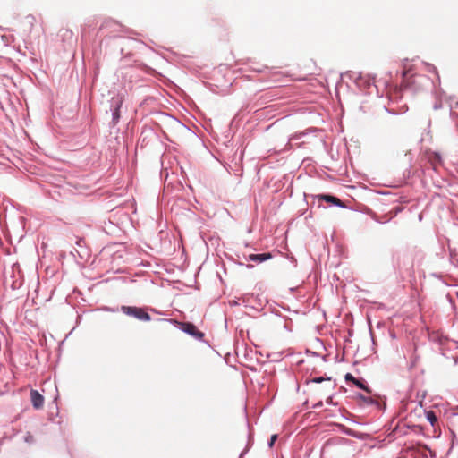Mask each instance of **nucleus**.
Returning a JSON list of instances; mask_svg holds the SVG:
<instances>
[{"label": "nucleus", "instance_id": "nucleus-12", "mask_svg": "<svg viewBox=\"0 0 458 458\" xmlns=\"http://www.w3.org/2000/svg\"><path fill=\"white\" fill-rule=\"evenodd\" d=\"M323 381V378L322 377H316L313 379V382H316V383H320Z\"/></svg>", "mask_w": 458, "mask_h": 458}, {"label": "nucleus", "instance_id": "nucleus-4", "mask_svg": "<svg viewBox=\"0 0 458 458\" xmlns=\"http://www.w3.org/2000/svg\"><path fill=\"white\" fill-rule=\"evenodd\" d=\"M30 401L35 409H40L44 405V398L38 391L32 389L30 391Z\"/></svg>", "mask_w": 458, "mask_h": 458}, {"label": "nucleus", "instance_id": "nucleus-7", "mask_svg": "<svg viewBox=\"0 0 458 458\" xmlns=\"http://www.w3.org/2000/svg\"><path fill=\"white\" fill-rule=\"evenodd\" d=\"M354 385H355L357 387H359V388H360V389L364 390L366 393H368V394H371V389H370V388L366 385V383H365V380H364V379H362V378L358 379V378H357V379H356V381L354 382Z\"/></svg>", "mask_w": 458, "mask_h": 458}, {"label": "nucleus", "instance_id": "nucleus-6", "mask_svg": "<svg viewBox=\"0 0 458 458\" xmlns=\"http://www.w3.org/2000/svg\"><path fill=\"white\" fill-rule=\"evenodd\" d=\"M271 258L272 255L270 253L250 254L249 256L250 260L259 263L270 259Z\"/></svg>", "mask_w": 458, "mask_h": 458}, {"label": "nucleus", "instance_id": "nucleus-2", "mask_svg": "<svg viewBox=\"0 0 458 458\" xmlns=\"http://www.w3.org/2000/svg\"><path fill=\"white\" fill-rule=\"evenodd\" d=\"M179 327L183 332L189 334L196 339L201 340L204 337V333L200 332L195 325L190 322H180Z\"/></svg>", "mask_w": 458, "mask_h": 458}, {"label": "nucleus", "instance_id": "nucleus-9", "mask_svg": "<svg viewBox=\"0 0 458 458\" xmlns=\"http://www.w3.org/2000/svg\"><path fill=\"white\" fill-rule=\"evenodd\" d=\"M345 381L352 382L354 384L357 378H355L351 373H347L344 377Z\"/></svg>", "mask_w": 458, "mask_h": 458}, {"label": "nucleus", "instance_id": "nucleus-5", "mask_svg": "<svg viewBox=\"0 0 458 458\" xmlns=\"http://www.w3.org/2000/svg\"><path fill=\"white\" fill-rule=\"evenodd\" d=\"M318 198L319 199H323V200H325L328 203H331L333 205L339 206V207H344V204L343 203V201L335 196L321 194V195H318Z\"/></svg>", "mask_w": 458, "mask_h": 458}, {"label": "nucleus", "instance_id": "nucleus-13", "mask_svg": "<svg viewBox=\"0 0 458 458\" xmlns=\"http://www.w3.org/2000/svg\"><path fill=\"white\" fill-rule=\"evenodd\" d=\"M119 117V111H118V108L115 110L114 114V119H117Z\"/></svg>", "mask_w": 458, "mask_h": 458}, {"label": "nucleus", "instance_id": "nucleus-3", "mask_svg": "<svg viewBox=\"0 0 458 458\" xmlns=\"http://www.w3.org/2000/svg\"><path fill=\"white\" fill-rule=\"evenodd\" d=\"M35 22L36 18L33 15L29 14L23 17V19L20 21L22 31L26 34H30Z\"/></svg>", "mask_w": 458, "mask_h": 458}, {"label": "nucleus", "instance_id": "nucleus-10", "mask_svg": "<svg viewBox=\"0 0 458 458\" xmlns=\"http://www.w3.org/2000/svg\"><path fill=\"white\" fill-rule=\"evenodd\" d=\"M113 25H117L114 21H107L104 24L101 25L100 29L112 27Z\"/></svg>", "mask_w": 458, "mask_h": 458}, {"label": "nucleus", "instance_id": "nucleus-8", "mask_svg": "<svg viewBox=\"0 0 458 458\" xmlns=\"http://www.w3.org/2000/svg\"><path fill=\"white\" fill-rule=\"evenodd\" d=\"M426 417L428 420L431 423V425H434L437 421V416L435 415L434 411H429L426 413Z\"/></svg>", "mask_w": 458, "mask_h": 458}, {"label": "nucleus", "instance_id": "nucleus-11", "mask_svg": "<svg viewBox=\"0 0 458 458\" xmlns=\"http://www.w3.org/2000/svg\"><path fill=\"white\" fill-rule=\"evenodd\" d=\"M276 438H277V436H276V435H273V436L271 437V440H270V443H269V445H270V446H273V445H274V443L276 442Z\"/></svg>", "mask_w": 458, "mask_h": 458}, {"label": "nucleus", "instance_id": "nucleus-1", "mask_svg": "<svg viewBox=\"0 0 458 458\" xmlns=\"http://www.w3.org/2000/svg\"><path fill=\"white\" fill-rule=\"evenodd\" d=\"M121 310L128 315L138 318L142 321L150 320V316L142 308L132 307V306H122Z\"/></svg>", "mask_w": 458, "mask_h": 458}]
</instances>
